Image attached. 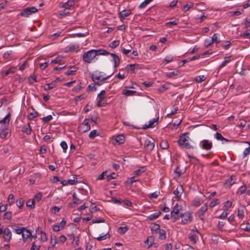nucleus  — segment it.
<instances>
[{
	"label": "nucleus",
	"instance_id": "1",
	"mask_svg": "<svg viewBox=\"0 0 250 250\" xmlns=\"http://www.w3.org/2000/svg\"><path fill=\"white\" fill-rule=\"evenodd\" d=\"M109 54V52L102 49H91L84 52L82 58L84 62L90 63L97 56H107Z\"/></svg>",
	"mask_w": 250,
	"mask_h": 250
},
{
	"label": "nucleus",
	"instance_id": "2",
	"mask_svg": "<svg viewBox=\"0 0 250 250\" xmlns=\"http://www.w3.org/2000/svg\"><path fill=\"white\" fill-rule=\"evenodd\" d=\"M177 143L181 149L186 151L188 149V133L185 132L179 136Z\"/></svg>",
	"mask_w": 250,
	"mask_h": 250
},
{
	"label": "nucleus",
	"instance_id": "3",
	"mask_svg": "<svg viewBox=\"0 0 250 250\" xmlns=\"http://www.w3.org/2000/svg\"><path fill=\"white\" fill-rule=\"evenodd\" d=\"M109 78V76L102 77L100 75L93 74L91 77V79L93 82L96 83V85H101L104 81L108 79Z\"/></svg>",
	"mask_w": 250,
	"mask_h": 250
},
{
	"label": "nucleus",
	"instance_id": "4",
	"mask_svg": "<svg viewBox=\"0 0 250 250\" xmlns=\"http://www.w3.org/2000/svg\"><path fill=\"white\" fill-rule=\"evenodd\" d=\"M38 9L35 7H27L23 9L20 13V15L24 17H28L32 14L37 12Z\"/></svg>",
	"mask_w": 250,
	"mask_h": 250
},
{
	"label": "nucleus",
	"instance_id": "5",
	"mask_svg": "<svg viewBox=\"0 0 250 250\" xmlns=\"http://www.w3.org/2000/svg\"><path fill=\"white\" fill-rule=\"evenodd\" d=\"M87 120L86 119H85L83 122L79 125L78 129L80 132L85 133L90 130V125Z\"/></svg>",
	"mask_w": 250,
	"mask_h": 250
},
{
	"label": "nucleus",
	"instance_id": "6",
	"mask_svg": "<svg viewBox=\"0 0 250 250\" xmlns=\"http://www.w3.org/2000/svg\"><path fill=\"white\" fill-rule=\"evenodd\" d=\"M179 207L178 204H176L173 207L172 210L171 212V217L174 218V221H175L176 220H177L180 216L181 217L184 216L183 214H180Z\"/></svg>",
	"mask_w": 250,
	"mask_h": 250
},
{
	"label": "nucleus",
	"instance_id": "7",
	"mask_svg": "<svg viewBox=\"0 0 250 250\" xmlns=\"http://www.w3.org/2000/svg\"><path fill=\"white\" fill-rule=\"evenodd\" d=\"M10 117L11 114L9 113L2 120L0 121V130L1 129H6V128L8 127L9 125Z\"/></svg>",
	"mask_w": 250,
	"mask_h": 250
},
{
	"label": "nucleus",
	"instance_id": "8",
	"mask_svg": "<svg viewBox=\"0 0 250 250\" xmlns=\"http://www.w3.org/2000/svg\"><path fill=\"white\" fill-rule=\"evenodd\" d=\"M21 235L22 240L24 242H27L28 240L31 241L33 237V235L32 234L31 231L27 229L26 228L25 230L23 231Z\"/></svg>",
	"mask_w": 250,
	"mask_h": 250
},
{
	"label": "nucleus",
	"instance_id": "9",
	"mask_svg": "<svg viewBox=\"0 0 250 250\" xmlns=\"http://www.w3.org/2000/svg\"><path fill=\"white\" fill-rule=\"evenodd\" d=\"M12 232L8 228H5L3 230V238L5 241L9 242L12 239Z\"/></svg>",
	"mask_w": 250,
	"mask_h": 250
},
{
	"label": "nucleus",
	"instance_id": "10",
	"mask_svg": "<svg viewBox=\"0 0 250 250\" xmlns=\"http://www.w3.org/2000/svg\"><path fill=\"white\" fill-rule=\"evenodd\" d=\"M155 144L153 140L146 139L145 141L144 147L149 152L151 151L154 147Z\"/></svg>",
	"mask_w": 250,
	"mask_h": 250
},
{
	"label": "nucleus",
	"instance_id": "11",
	"mask_svg": "<svg viewBox=\"0 0 250 250\" xmlns=\"http://www.w3.org/2000/svg\"><path fill=\"white\" fill-rule=\"evenodd\" d=\"M108 55H110L112 58V62H113L114 68H117L120 63V58L116 54L109 53Z\"/></svg>",
	"mask_w": 250,
	"mask_h": 250
},
{
	"label": "nucleus",
	"instance_id": "12",
	"mask_svg": "<svg viewBox=\"0 0 250 250\" xmlns=\"http://www.w3.org/2000/svg\"><path fill=\"white\" fill-rule=\"evenodd\" d=\"M66 221L63 219L62 221L57 225H55L53 226V229L54 231L58 232L62 229L66 225Z\"/></svg>",
	"mask_w": 250,
	"mask_h": 250
},
{
	"label": "nucleus",
	"instance_id": "13",
	"mask_svg": "<svg viewBox=\"0 0 250 250\" xmlns=\"http://www.w3.org/2000/svg\"><path fill=\"white\" fill-rule=\"evenodd\" d=\"M159 116L156 118H154L152 120H150L148 125H145L143 128L145 129L148 128H152L154 127L156 125L158 124Z\"/></svg>",
	"mask_w": 250,
	"mask_h": 250
},
{
	"label": "nucleus",
	"instance_id": "14",
	"mask_svg": "<svg viewBox=\"0 0 250 250\" xmlns=\"http://www.w3.org/2000/svg\"><path fill=\"white\" fill-rule=\"evenodd\" d=\"M200 145H202V148L206 150H209L212 146V143L209 142L208 140H204L201 142Z\"/></svg>",
	"mask_w": 250,
	"mask_h": 250
},
{
	"label": "nucleus",
	"instance_id": "15",
	"mask_svg": "<svg viewBox=\"0 0 250 250\" xmlns=\"http://www.w3.org/2000/svg\"><path fill=\"white\" fill-rule=\"evenodd\" d=\"M184 191V188L182 185H178L175 190H174L173 193L175 195V197L179 199L181 198V195Z\"/></svg>",
	"mask_w": 250,
	"mask_h": 250
},
{
	"label": "nucleus",
	"instance_id": "16",
	"mask_svg": "<svg viewBox=\"0 0 250 250\" xmlns=\"http://www.w3.org/2000/svg\"><path fill=\"white\" fill-rule=\"evenodd\" d=\"M79 50V44H71L65 48V51L66 52L76 51L78 52Z\"/></svg>",
	"mask_w": 250,
	"mask_h": 250
},
{
	"label": "nucleus",
	"instance_id": "17",
	"mask_svg": "<svg viewBox=\"0 0 250 250\" xmlns=\"http://www.w3.org/2000/svg\"><path fill=\"white\" fill-rule=\"evenodd\" d=\"M208 209V206L206 203L204 204L197 211V214L201 220H203V216Z\"/></svg>",
	"mask_w": 250,
	"mask_h": 250
},
{
	"label": "nucleus",
	"instance_id": "18",
	"mask_svg": "<svg viewBox=\"0 0 250 250\" xmlns=\"http://www.w3.org/2000/svg\"><path fill=\"white\" fill-rule=\"evenodd\" d=\"M70 239H73L72 245L74 248L77 247L79 245L80 237L79 236H75L73 234L68 235Z\"/></svg>",
	"mask_w": 250,
	"mask_h": 250
},
{
	"label": "nucleus",
	"instance_id": "19",
	"mask_svg": "<svg viewBox=\"0 0 250 250\" xmlns=\"http://www.w3.org/2000/svg\"><path fill=\"white\" fill-rule=\"evenodd\" d=\"M31 131L32 128L30 127L29 123H28L26 125H24L22 127V132L27 135H30L31 133Z\"/></svg>",
	"mask_w": 250,
	"mask_h": 250
},
{
	"label": "nucleus",
	"instance_id": "20",
	"mask_svg": "<svg viewBox=\"0 0 250 250\" xmlns=\"http://www.w3.org/2000/svg\"><path fill=\"white\" fill-rule=\"evenodd\" d=\"M198 231L196 230H192L190 234V236L189 237L191 241L193 242V243H195L196 242V240L197 239V236L198 235Z\"/></svg>",
	"mask_w": 250,
	"mask_h": 250
},
{
	"label": "nucleus",
	"instance_id": "21",
	"mask_svg": "<svg viewBox=\"0 0 250 250\" xmlns=\"http://www.w3.org/2000/svg\"><path fill=\"white\" fill-rule=\"evenodd\" d=\"M131 14L130 10H124L119 12V17L122 19H125Z\"/></svg>",
	"mask_w": 250,
	"mask_h": 250
},
{
	"label": "nucleus",
	"instance_id": "22",
	"mask_svg": "<svg viewBox=\"0 0 250 250\" xmlns=\"http://www.w3.org/2000/svg\"><path fill=\"white\" fill-rule=\"evenodd\" d=\"M99 98V100L97 104L98 107H103L106 105L107 103L104 102L106 100V98L105 97H101Z\"/></svg>",
	"mask_w": 250,
	"mask_h": 250
},
{
	"label": "nucleus",
	"instance_id": "23",
	"mask_svg": "<svg viewBox=\"0 0 250 250\" xmlns=\"http://www.w3.org/2000/svg\"><path fill=\"white\" fill-rule=\"evenodd\" d=\"M161 214V212L159 211L158 212L152 214L147 217V220L149 221L154 220L155 219L158 218Z\"/></svg>",
	"mask_w": 250,
	"mask_h": 250
},
{
	"label": "nucleus",
	"instance_id": "24",
	"mask_svg": "<svg viewBox=\"0 0 250 250\" xmlns=\"http://www.w3.org/2000/svg\"><path fill=\"white\" fill-rule=\"evenodd\" d=\"M17 68L16 67L12 66L9 68L7 71L4 72H3L2 75L3 77H6L8 75L10 74L14 73L16 70Z\"/></svg>",
	"mask_w": 250,
	"mask_h": 250
},
{
	"label": "nucleus",
	"instance_id": "25",
	"mask_svg": "<svg viewBox=\"0 0 250 250\" xmlns=\"http://www.w3.org/2000/svg\"><path fill=\"white\" fill-rule=\"evenodd\" d=\"M75 3L74 0H68L67 2L62 3V7L69 8L73 6Z\"/></svg>",
	"mask_w": 250,
	"mask_h": 250
},
{
	"label": "nucleus",
	"instance_id": "26",
	"mask_svg": "<svg viewBox=\"0 0 250 250\" xmlns=\"http://www.w3.org/2000/svg\"><path fill=\"white\" fill-rule=\"evenodd\" d=\"M115 141L119 144H123L125 141V137L123 134L119 135L115 138Z\"/></svg>",
	"mask_w": 250,
	"mask_h": 250
},
{
	"label": "nucleus",
	"instance_id": "27",
	"mask_svg": "<svg viewBox=\"0 0 250 250\" xmlns=\"http://www.w3.org/2000/svg\"><path fill=\"white\" fill-rule=\"evenodd\" d=\"M57 86V84L55 83V82H52L49 83H47L44 86V89L46 91L52 89Z\"/></svg>",
	"mask_w": 250,
	"mask_h": 250
},
{
	"label": "nucleus",
	"instance_id": "28",
	"mask_svg": "<svg viewBox=\"0 0 250 250\" xmlns=\"http://www.w3.org/2000/svg\"><path fill=\"white\" fill-rule=\"evenodd\" d=\"M136 93L137 92L136 91L131 90H123L122 91L123 94L126 96L134 95L136 94Z\"/></svg>",
	"mask_w": 250,
	"mask_h": 250
},
{
	"label": "nucleus",
	"instance_id": "29",
	"mask_svg": "<svg viewBox=\"0 0 250 250\" xmlns=\"http://www.w3.org/2000/svg\"><path fill=\"white\" fill-rule=\"evenodd\" d=\"M158 233L160 239L163 240L166 238V232L165 230L163 229H159Z\"/></svg>",
	"mask_w": 250,
	"mask_h": 250
},
{
	"label": "nucleus",
	"instance_id": "30",
	"mask_svg": "<svg viewBox=\"0 0 250 250\" xmlns=\"http://www.w3.org/2000/svg\"><path fill=\"white\" fill-rule=\"evenodd\" d=\"M160 147L163 149H167L168 148V144L167 141L162 140L160 145Z\"/></svg>",
	"mask_w": 250,
	"mask_h": 250
},
{
	"label": "nucleus",
	"instance_id": "31",
	"mask_svg": "<svg viewBox=\"0 0 250 250\" xmlns=\"http://www.w3.org/2000/svg\"><path fill=\"white\" fill-rule=\"evenodd\" d=\"M0 130H1V131L0 132V137L2 139L5 138L8 133L7 128H6V129H1Z\"/></svg>",
	"mask_w": 250,
	"mask_h": 250
},
{
	"label": "nucleus",
	"instance_id": "32",
	"mask_svg": "<svg viewBox=\"0 0 250 250\" xmlns=\"http://www.w3.org/2000/svg\"><path fill=\"white\" fill-rule=\"evenodd\" d=\"M146 171L145 167H142L139 169L134 171V173L136 176H140L141 174Z\"/></svg>",
	"mask_w": 250,
	"mask_h": 250
},
{
	"label": "nucleus",
	"instance_id": "33",
	"mask_svg": "<svg viewBox=\"0 0 250 250\" xmlns=\"http://www.w3.org/2000/svg\"><path fill=\"white\" fill-rule=\"evenodd\" d=\"M215 138L217 140L221 141H225V142H229V141L225 138L219 132H216L215 135Z\"/></svg>",
	"mask_w": 250,
	"mask_h": 250
},
{
	"label": "nucleus",
	"instance_id": "34",
	"mask_svg": "<svg viewBox=\"0 0 250 250\" xmlns=\"http://www.w3.org/2000/svg\"><path fill=\"white\" fill-rule=\"evenodd\" d=\"M26 206L30 208H35V201L33 199H29L26 202Z\"/></svg>",
	"mask_w": 250,
	"mask_h": 250
},
{
	"label": "nucleus",
	"instance_id": "35",
	"mask_svg": "<svg viewBox=\"0 0 250 250\" xmlns=\"http://www.w3.org/2000/svg\"><path fill=\"white\" fill-rule=\"evenodd\" d=\"M28 80L30 84H32L34 83H37L38 82L36 79V76L35 75H30L28 78Z\"/></svg>",
	"mask_w": 250,
	"mask_h": 250
},
{
	"label": "nucleus",
	"instance_id": "36",
	"mask_svg": "<svg viewBox=\"0 0 250 250\" xmlns=\"http://www.w3.org/2000/svg\"><path fill=\"white\" fill-rule=\"evenodd\" d=\"M153 0H145L142 2L139 6V8L143 9L145 8L149 3H150Z\"/></svg>",
	"mask_w": 250,
	"mask_h": 250
},
{
	"label": "nucleus",
	"instance_id": "37",
	"mask_svg": "<svg viewBox=\"0 0 250 250\" xmlns=\"http://www.w3.org/2000/svg\"><path fill=\"white\" fill-rule=\"evenodd\" d=\"M128 229V228L127 226L121 227L118 229V232L120 234H124Z\"/></svg>",
	"mask_w": 250,
	"mask_h": 250
},
{
	"label": "nucleus",
	"instance_id": "38",
	"mask_svg": "<svg viewBox=\"0 0 250 250\" xmlns=\"http://www.w3.org/2000/svg\"><path fill=\"white\" fill-rule=\"evenodd\" d=\"M232 56H226L225 57V60L222 62V63L220 65V67L222 68L224 67L226 64L230 62V58Z\"/></svg>",
	"mask_w": 250,
	"mask_h": 250
},
{
	"label": "nucleus",
	"instance_id": "39",
	"mask_svg": "<svg viewBox=\"0 0 250 250\" xmlns=\"http://www.w3.org/2000/svg\"><path fill=\"white\" fill-rule=\"evenodd\" d=\"M201 202V199L199 197H196L193 201L192 205L195 207H198L200 206Z\"/></svg>",
	"mask_w": 250,
	"mask_h": 250
},
{
	"label": "nucleus",
	"instance_id": "40",
	"mask_svg": "<svg viewBox=\"0 0 250 250\" xmlns=\"http://www.w3.org/2000/svg\"><path fill=\"white\" fill-rule=\"evenodd\" d=\"M120 44V41L119 40H116V41H113L111 43H110L109 44V47L112 48V49H114L115 48H116L117 46H118Z\"/></svg>",
	"mask_w": 250,
	"mask_h": 250
},
{
	"label": "nucleus",
	"instance_id": "41",
	"mask_svg": "<svg viewBox=\"0 0 250 250\" xmlns=\"http://www.w3.org/2000/svg\"><path fill=\"white\" fill-rule=\"evenodd\" d=\"M206 77L204 75H201L194 78L197 83H201L206 80Z\"/></svg>",
	"mask_w": 250,
	"mask_h": 250
},
{
	"label": "nucleus",
	"instance_id": "42",
	"mask_svg": "<svg viewBox=\"0 0 250 250\" xmlns=\"http://www.w3.org/2000/svg\"><path fill=\"white\" fill-rule=\"evenodd\" d=\"M173 56L171 55H168V56H167L165 59L163 61V63L164 64H167V63L171 62L173 60Z\"/></svg>",
	"mask_w": 250,
	"mask_h": 250
},
{
	"label": "nucleus",
	"instance_id": "43",
	"mask_svg": "<svg viewBox=\"0 0 250 250\" xmlns=\"http://www.w3.org/2000/svg\"><path fill=\"white\" fill-rule=\"evenodd\" d=\"M40 233H41V240L43 242L47 241V237L46 234V233L42 230H41Z\"/></svg>",
	"mask_w": 250,
	"mask_h": 250
},
{
	"label": "nucleus",
	"instance_id": "44",
	"mask_svg": "<svg viewBox=\"0 0 250 250\" xmlns=\"http://www.w3.org/2000/svg\"><path fill=\"white\" fill-rule=\"evenodd\" d=\"M168 88V84H165L162 85L160 88L158 89V90L160 93H163Z\"/></svg>",
	"mask_w": 250,
	"mask_h": 250
},
{
	"label": "nucleus",
	"instance_id": "45",
	"mask_svg": "<svg viewBox=\"0 0 250 250\" xmlns=\"http://www.w3.org/2000/svg\"><path fill=\"white\" fill-rule=\"evenodd\" d=\"M95 85H96L95 83L89 84L87 88V91H96L97 89L95 87Z\"/></svg>",
	"mask_w": 250,
	"mask_h": 250
},
{
	"label": "nucleus",
	"instance_id": "46",
	"mask_svg": "<svg viewBox=\"0 0 250 250\" xmlns=\"http://www.w3.org/2000/svg\"><path fill=\"white\" fill-rule=\"evenodd\" d=\"M51 243L53 247H54L58 243V240L56 236H52L51 237Z\"/></svg>",
	"mask_w": 250,
	"mask_h": 250
},
{
	"label": "nucleus",
	"instance_id": "47",
	"mask_svg": "<svg viewBox=\"0 0 250 250\" xmlns=\"http://www.w3.org/2000/svg\"><path fill=\"white\" fill-rule=\"evenodd\" d=\"M151 229L152 231H157L158 230H159L160 229V225L159 224L153 223L151 225Z\"/></svg>",
	"mask_w": 250,
	"mask_h": 250
},
{
	"label": "nucleus",
	"instance_id": "48",
	"mask_svg": "<svg viewBox=\"0 0 250 250\" xmlns=\"http://www.w3.org/2000/svg\"><path fill=\"white\" fill-rule=\"evenodd\" d=\"M17 205L21 208L24 205V200L22 198H19L16 201Z\"/></svg>",
	"mask_w": 250,
	"mask_h": 250
},
{
	"label": "nucleus",
	"instance_id": "49",
	"mask_svg": "<svg viewBox=\"0 0 250 250\" xmlns=\"http://www.w3.org/2000/svg\"><path fill=\"white\" fill-rule=\"evenodd\" d=\"M64 9L63 10L60 11V15L61 16L66 15L70 13L69 8H66V7H64Z\"/></svg>",
	"mask_w": 250,
	"mask_h": 250
},
{
	"label": "nucleus",
	"instance_id": "50",
	"mask_svg": "<svg viewBox=\"0 0 250 250\" xmlns=\"http://www.w3.org/2000/svg\"><path fill=\"white\" fill-rule=\"evenodd\" d=\"M218 35L217 33L214 34L211 38V39L210 40L211 42H212V43L215 42V43H218L220 42V41L218 40Z\"/></svg>",
	"mask_w": 250,
	"mask_h": 250
},
{
	"label": "nucleus",
	"instance_id": "51",
	"mask_svg": "<svg viewBox=\"0 0 250 250\" xmlns=\"http://www.w3.org/2000/svg\"><path fill=\"white\" fill-rule=\"evenodd\" d=\"M24 230H25V227L17 228L15 229V231L18 234H22Z\"/></svg>",
	"mask_w": 250,
	"mask_h": 250
},
{
	"label": "nucleus",
	"instance_id": "52",
	"mask_svg": "<svg viewBox=\"0 0 250 250\" xmlns=\"http://www.w3.org/2000/svg\"><path fill=\"white\" fill-rule=\"evenodd\" d=\"M42 198V194L41 192H39L35 195L33 200H34L35 202V201H36L37 202H39L41 200Z\"/></svg>",
	"mask_w": 250,
	"mask_h": 250
},
{
	"label": "nucleus",
	"instance_id": "53",
	"mask_svg": "<svg viewBox=\"0 0 250 250\" xmlns=\"http://www.w3.org/2000/svg\"><path fill=\"white\" fill-rule=\"evenodd\" d=\"M60 145H61L62 148L63 152H66V150L68 147L67 144L66 143V142H65L64 141L61 142Z\"/></svg>",
	"mask_w": 250,
	"mask_h": 250
},
{
	"label": "nucleus",
	"instance_id": "54",
	"mask_svg": "<svg viewBox=\"0 0 250 250\" xmlns=\"http://www.w3.org/2000/svg\"><path fill=\"white\" fill-rule=\"evenodd\" d=\"M40 154L41 155L45 154L47 151V146L44 145H42L40 147Z\"/></svg>",
	"mask_w": 250,
	"mask_h": 250
},
{
	"label": "nucleus",
	"instance_id": "55",
	"mask_svg": "<svg viewBox=\"0 0 250 250\" xmlns=\"http://www.w3.org/2000/svg\"><path fill=\"white\" fill-rule=\"evenodd\" d=\"M52 119H53V117H52V115H49L46 117H43L42 119V122H43L44 123H47V122H49V121H50Z\"/></svg>",
	"mask_w": 250,
	"mask_h": 250
},
{
	"label": "nucleus",
	"instance_id": "56",
	"mask_svg": "<svg viewBox=\"0 0 250 250\" xmlns=\"http://www.w3.org/2000/svg\"><path fill=\"white\" fill-rule=\"evenodd\" d=\"M15 198L14 195L10 194L9 195L8 199V202L9 203L10 205H11L13 204L14 202Z\"/></svg>",
	"mask_w": 250,
	"mask_h": 250
},
{
	"label": "nucleus",
	"instance_id": "57",
	"mask_svg": "<svg viewBox=\"0 0 250 250\" xmlns=\"http://www.w3.org/2000/svg\"><path fill=\"white\" fill-rule=\"evenodd\" d=\"M108 237H110V235H109L108 233H106V234L103 236L98 237L97 238V240L98 241H102L103 240H105Z\"/></svg>",
	"mask_w": 250,
	"mask_h": 250
},
{
	"label": "nucleus",
	"instance_id": "58",
	"mask_svg": "<svg viewBox=\"0 0 250 250\" xmlns=\"http://www.w3.org/2000/svg\"><path fill=\"white\" fill-rule=\"evenodd\" d=\"M174 172L178 174V176H180L183 173H184V171L180 169V167L178 166L176 167V168L174 170Z\"/></svg>",
	"mask_w": 250,
	"mask_h": 250
},
{
	"label": "nucleus",
	"instance_id": "59",
	"mask_svg": "<svg viewBox=\"0 0 250 250\" xmlns=\"http://www.w3.org/2000/svg\"><path fill=\"white\" fill-rule=\"evenodd\" d=\"M12 217V212L11 211L6 212L3 215V218L6 219H11Z\"/></svg>",
	"mask_w": 250,
	"mask_h": 250
},
{
	"label": "nucleus",
	"instance_id": "60",
	"mask_svg": "<svg viewBox=\"0 0 250 250\" xmlns=\"http://www.w3.org/2000/svg\"><path fill=\"white\" fill-rule=\"evenodd\" d=\"M237 216L240 218L242 219L244 217V209H240V208L238 209V212H237Z\"/></svg>",
	"mask_w": 250,
	"mask_h": 250
},
{
	"label": "nucleus",
	"instance_id": "61",
	"mask_svg": "<svg viewBox=\"0 0 250 250\" xmlns=\"http://www.w3.org/2000/svg\"><path fill=\"white\" fill-rule=\"evenodd\" d=\"M104 222L105 220L103 218H101L100 219H94L92 220V223L93 224L104 223Z\"/></svg>",
	"mask_w": 250,
	"mask_h": 250
},
{
	"label": "nucleus",
	"instance_id": "62",
	"mask_svg": "<svg viewBox=\"0 0 250 250\" xmlns=\"http://www.w3.org/2000/svg\"><path fill=\"white\" fill-rule=\"evenodd\" d=\"M97 135H98L97 134V130L95 129L93 130L90 132L89 134V137L90 139H94Z\"/></svg>",
	"mask_w": 250,
	"mask_h": 250
},
{
	"label": "nucleus",
	"instance_id": "63",
	"mask_svg": "<svg viewBox=\"0 0 250 250\" xmlns=\"http://www.w3.org/2000/svg\"><path fill=\"white\" fill-rule=\"evenodd\" d=\"M41 246L40 245H37L35 242H34L31 247L30 250H40Z\"/></svg>",
	"mask_w": 250,
	"mask_h": 250
},
{
	"label": "nucleus",
	"instance_id": "64",
	"mask_svg": "<svg viewBox=\"0 0 250 250\" xmlns=\"http://www.w3.org/2000/svg\"><path fill=\"white\" fill-rule=\"evenodd\" d=\"M97 210V208L96 206H95L94 204H92L90 208L89 211L91 213H93L95 212Z\"/></svg>",
	"mask_w": 250,
	"mask_h": 250
}]
</instances>
